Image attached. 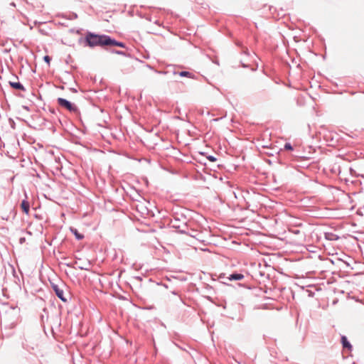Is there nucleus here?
I'll return each mask as SVG.
<instances>
[{"label": "nucleus", "instance_id": "1", "mask_svg": "<svg viewBox=\"0 0 364 364\" xmlns=\"http://www.w3.org/2000/svg\"><path fill=\"white\" fill-rule=\"evenodd\" d=\"M86 41L90 47L94 46H119L124 47V43L117 42L114 39H112L109 36L105 35H95L93 33H88L86 36Z\"/></svg>", "mask_w": 364, "mask_h": 364}, {"label": "nucleus", "instance_id": "5", "mask_svg": "<svg viewBox=\"0 0 364 364\" xmlns=\"http://www.w3.org/2000/svg\"><path fill=\"white\" fill-rule=\"evenodd\" d=\"M341 343L344 348H348L350 350L352 349V346L348 341L347 338L346 336H343L341 337Z\"/></svg>", "mask_w": 364, "mask_h": 364}, {"label": "nucleus", "instance_id": "4", "mask_svg": "<svg viewBox=\"0 0 364 364\" xmlns=\"http://www.w3.org/2000/svg\"><path fill=\"white\" fill-rule=\"evenodd\" d=\"M21 208L25 214H26V215L29 214L30 204L27 200H23L21 202Z\"/></svg>", "mask_w": 364, "mask_h": 364}, {"label": "nucleus", "instance_id": "11", "mask_svg": "<svg viewBox=\"0 0 364 364\" xmlns=\"http://www.w3.org/2000/svg\"><path fill=\"white\" fill-rule=\"evenodd\" d=\"M43 59L48 65L50 64V58L48 55L44 56Z\"/></svg>", "mask_w": 364, "mask_h": 364}, {"label": "nucleus", "instance_id": "6", "mask_svg": "<svg viewBox=\"0 0 364 364\" xmlns=\"http://www.w3.org/2000/svg\"><path fill=\"white\" fill-rule=\"evenodd\" d=\"M10 85L16 90H24V87L19 82H9Z\"/></svg>", "mask_w": 364, "mask_h": 364}, {"label": "nucleus", "instance_id": "9", "mask_svg": "<svg viewBox=\"0 0 364 364\" xmlns=\"http://www.w3.org/2000/svg\"><path fill=\"white\" fill-rule=\"evenodd\" d=\"M179 75L181 77H192V74L188 71H182L181 73H179Z\"/></svg>", "mask_w": 364, "mask_h": 364}, {"label": "nucleus", "instance_id": "10", "mask_svg": "<svg viewBox=\"0 0 364 364\" xmlns=\"http://www.w3.org/2000/svg\"><path fill=\"white\" fill-rule=\"evenodd\" d=\"M284 149H285L286 150H289V151H291V150H292V149H293V148H292L291 145L289 143H286V144H285V145H284Z\"/></svg>", "mask_w": 364, "mask_h": 364}, {"label": "nucleus", "instance_id": "2", "mask_svg": "<svg viewBox=\"0 0 364 364\" xmlns=\"http://www.w3.org/2000/svg\"><path fill=\"white\" fill-rule=\"evenodd\" d=\"M58 103L59 105L67 109L70 112H75L77 110V107L74 105L63 98H58Z\"/></svg>", "mask_w": 364, "mask_h": 364}, {"label": "nucleus", "instance_id": "7", "mask_svg": "<svg viewBox=\"0 0 364 364\" xmlns=\"http://www.w3.org/2000/svg\"><path fill=\"white\" fill-rule=\"evenodd\" d=\"M243 278H244V275L243 274H237V273L232 274L228 277V279L230 280H241Z\"/></svg>", "mask_w": 364, "mask_h": 364}, {"label": "nucleus", "instance_id": "8", "mask_svg": "<svg viewBox=\"0 0 364 364\" xmlns=\"http://www.w3.org/2000/svg\"><path fill=\"white\" fill-rule=\"evenodd\" d=\"M70 230L75 235L77 240H82L84 237V235L79 233L76 229L70 228Z\"/></svg>", "mask_w": 364, "mask_h": 364}, {"label": "nucleus", "instance_id": "12", "mask_svg": "<svg viewBox=\"0 0 364 364\" xmlns=\"http://www.w3.org/2000/svg\"><path fill=\"white\" fill-rule=\"evenodd\" d=\"M208 159L211 161H215V159L213 156H209Z\"/></svg>", "mask_w": 364, "mask_h": 364}, {"label": "nucleus", "instance_id": "3", "mask_svg": "<svg viewBox=\"0 0 364 364\" xmlns=\"http://www.w3.org/2000/svg\"><path fill=\"white\" fill-rule=\"evenodd\" d=\"M53 289L59 299H60L63 301H67L63 296V289L58 284H53Z\"/></svg>", "mask_w": 364, "mask_h": 364}]
</instances>
